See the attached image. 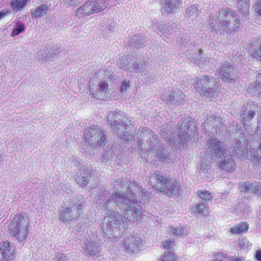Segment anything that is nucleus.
Here are the masks:
<instances>
[{"label":"nucleus","mask_w":261,"mask_h":261,"mask_svg":"<svg viewBox=\"0 0 261 261\" xmlns=\"http://www.w3.org/2000/svg\"><path fill=\"white\" fill-rule=\"evenodd\" d=\"M116 192L107 200L106 208L109 213L103 219L102 230L109 238L118 237L127 228L128 221L139 220L143 211L138 204L140 196H145L146 191L134 180L119 179L114 183Z\"/></svg>","instance_id":"1"},{"label":"nucleus","mask_w":261,"mask_h":261,"mask_svg":"<svg viewBox=\"0 0 261 261\" xmlns=\"http://www.w3.org/2000/svg\"><path fill=\"white\" fill-rule=\"evenodd\" d=\"M233 150L232 152L225 148L223 142L220 141L216 138H212L207 141L206 145V152L207 154L211 156V159L219 158L223 156L224 160L219 162V166L221 169L228 172H231L236 168V163L233 159L234 153L242 159H248L254 162H260L261 144L258 148L255 150L250 148L249 151L245 146H243L241 141L235 139L233 140Z\"/></svg>","instance_id":"2"},{"label":"nucleus","mask_w":261,"mask_h":261,"mask_svg":"<svg viewBox=\"0 0 261 261\" xmlns=\"http://www.w3.org/2000/svg\"><path fill=\"white\" fill-rule=\"evenodd\" d=\"M117 66L123 71H133L141 73L146 82L151 80L150 66L145 61L139 60L133 56L127 55L120 58L117 62Z\"/></svg>","instance_id":"3"},{"label":"nucleus","mask_w":261,"mask_h":261,"mask_svg":"<svg viewBox=\"0 0 261 261\" xmlns=\"http://www.w3.org/2000/svg\"><path fill=\"white\" fill-rule=\"evenodd\" d=\"M210 25L215 30H223L226 33L236 31L240 26V20L232 11L222 10L218 16V21L210 19Z\"/></svg>","instance_id":"4"},{"label":"nucleus","mask_w":261,"mask_h":261,"mask_svg":"<svg viewBox=\"0 0 261 261\" xmlns=\"http://www.w3.org/2000/svg\"><path fill=\"white\" fill-rule=\"evenodd\" d=\"M150 182L155 190L169 196L177 195L180 191V185L176 180L169 178L161 174L152 176Z\"/></svg>","instance_id":"5"},{"label":"nucleus","mask_w":261,"mask_h":261,"mask_svg":"<svg viewBox=\"0 0 261 261\" xmlns=\"http://www.w3.org/2000/svg\"><path fill=\"white\" fill-rule=\"evenodd\" d=\"M191 117H188L184 122L179 124L178 134L173 135L171 137L164 135L168 139L172 146L176 145L180 143L183 144L191 139V136L196 134L197 128L194 122L191 120Z\"/></svg>","instance_id":"6"},{"label":"nucleus","mask_w":261,"mask_h":261,"mask_svg":"<svg viewBox=\"0 0 261 261\" xmlns=\"http://www.w3.org/2000/svg\"><path fill=\"white\" fill-rule=\"evenodd\" d=\"M29 219L22 215H14L8 224L10 233L19 241L22 242L29 232Z\"/></svg>","instance_id":"7"},{"label":"nucleus","mask_w":261,"mask_h":261,"mask_svg":"<svg viewBox=\"0 0 261 261\" xmlns=\"http://www.w3.org/2000/svg\"><path fill=\"white\" fill-rule=\"evenodd\" d=\"M195 90L206 97H214L216 95L218 85L212 76H201L193 84Z\"/></svg>","instance_id":"8"},{"label":"nucleus","mask_w":261,"mask_h":261,"mask_svg":"<svg viewBox=\"0 0 261 261\" xmlns=\"http://www.w3.org/2000/svg\"><path fill=\"white\" fill-rule=\"evenodd\" d=\"M125 117L116 111L109 112L107 120L111 124L113 129L116 132L118 136L124 140L128 139V133L126 130L127 122H125Z\"/></svg>","instance_id":"9"},{"label":"nucleus","mask_w":261,"mask_h":261,"mask_svg":"<svg viewBox=\"0 0 261 261\" xmlns=\"http://www.w3.org/2000/svg\"><path fill=\"white\" fill-rule=\"evenodd\" d=\"M85 139L91 147L95 148L104 146L107 142L106 133L96 126L86 128Z\"/></svg>","instance_id":"10"},{"label":"nucleus","mask_w":261,"mask_h":261,"mask_svg":"<svg viewBox=\"0 0 261 261\" xmlns=\"http://www.w3.org/2000/svg\"><path fill=\"white\" fill-rule=\"evenodd\" d=\"M83 207V205L80 202L66 206L60 211V220L63 222H67L78 218L81 214Z\"/></svg>","instance_id":"11"},{"label":"nucleus","mask_w":261,"mask_h":261,"mask_svg":"<svg viewBox=\"0 0 261 261\" xmlns=\"http://www.w3.org/2000/svg\"><path fill=\"white\" fill-rule=\"evenodd\" d=\"M82 248L86 254L96 258L99 256L102 250L100 244L97 239L94 236L88 237Z\"/></svg>","instance_id":"12"},{"label":"nucleus","mask_w":261,"mask_h":261,"mask_svg":"<svg viewBox=\"0 0 261 261\" xmlns=\"http://www.w3.org/2000/svg\"><path fill=\"white\" fill-rule=\"evenodd\" d=\"M140 141H142V144H144L146 151L154 149L156 141V136L154 135L149 129L143 128L140 135H139Z\"/></svg>","instance_id":"13"},{"label":"nucleus","mask_w":261,"mask_h":261,"mask_svg":"<svg viewBox=\"0 0 261 261\" xmlns=\"http://www.w3.org/2000/svg\"><path fill=\"white\" fill-rule=\"evenodd\" d=\"M223 126L222 118L215 115L208 117L203 125V128L208 133L218 132Z\"/></svg>","instance_id":"14"},{"label":"nucleus","mask_w":261,"mask_h":261,"mask_svg":"<svg viewBox=\"0 0 261 261\" xmlns=\"http://www.w3.org/2000/svg\"><path fill=\"white\" fill-rule=\"evenodd\" d=\"M142 244V240L140 237L136 235L128 236L125 240L122 242L124 249L128 252H138V249Z\"/></svg>","instance_id":"15"},{"label":"nucleus","mask_w":261,"mask_h":261,"mask_svg":"<svg viewBox=\"0 0 261 261\" xmlns=\"http://www.w3.org/2000/svg\"><path fill=\"white\" fill-rule=\"evenodd\" d=\"M219 74L223 81L229 82L235 79L236 70L230 63L225 62L220 66Z\"/></svg>","instance_id":"16"},{"label":"nucleus","mask_w":261,"mask_h":261,"mask_svg":"<svg viewBox=\"0 0 261 261\" xmlns=\"http://www.w3.org/2000/svg\"><path fill=\"white\" fill-rule=\"evenodd\" d=\"M92 170L88 167L82 166L80 167L79 171L76 173L75 180L81 187L88 185V178L90 177Z\"/></svg>","instance_id":"17"},{"label":"nucleus","mask_w":261,"mask_h":261,"mask_svg":"<svg viewBox=\"0 0 261 261\" xmlns=\"http://www.w3.org/2000/svg\"><path fill=\"white\" fill-rule=\"evenodd\" d=\"M13 253L14 248L8 242L0 244V261H11Z\"/></svg>","instance_id":"18"},{"label":"nucleus","mask_w":261,"mask_h":261,"mask_svg":"<svg viewBox=\"0 0 261 261\" xmlns=\"http://www.w3.org/2000/svg\"><path fill=\"white\" fill-rule=\"evenodd\" d=\"M202 52V51L201 50H199L198 55L197 53L195 54L194 56L189 54L188 55V58L190 59L191 62L195 64H198L199 66L202 68H206L210 65L211 59L210 57L208 56H204L201 57L200 60H199V57L201 55Z\"/></svg>","instance_id":"19"},{"label":"nucleus","mask_w":261,"mask_h":261,"mask_svg":"<svg viewBox=\"0 0 261 261\" xmlns=\"http://www.w3.org/2000/svg\"><path fill=\"white\" fill-rule=\"evenodd\" d=\"M109 85L105 81L99 82L95 91L93 93V96L99 99H105L108 95Z\"/></svg>","instance_id":"20"},{"label":"nucleus","mask_w":261,"mask_h":261,"mask_svg":"<svg viewBox=\"0 0 261 261\" xmlns=\"http://www.w3.org/2000/svg\"><path fill=\"white\" fill-rule=\"evenodd\" d=\"M180 3L179 0H164L162 13L170 14L175 12L179 7Z\"/></svg>","instance_id":"21"},{"label":"nucleus","mask_w":261,"mask_h":261,"mask_svg":"<svg viewBox=\"0 0 261 261\" xmlns=\"http://www.w3.org/2000/svg\"><path fill=\"white\" fill-rule=\"evenodd\" d=\"M96 10L94 9L93 3L91 2H88L77 10V14L81 15V17H83L86 15H89L93 14Z\"/></svg>","instance_id":"22"},{"label":"nucleus","mask_w":261,"mask_h":261,"mask_svg":"<svg viewBox=\"0 0 261 261\" xmlns=\"http://www.w3.org/2000/svg\"><path fill=\"white\" fill-rule=\"evenodd\" d=\"M255 112L253 111H244L241 114V122L244 129L248 130L250 127V121L255 116Z\"/></svg>","instance_id":"23"},{"label":"nucleus","mask_w":261,"mask_h":261,"mask_svg":"<svg viewBox=\"0 0 261 261\" xmlns=\"http://www.w3.org/2000/svg\"><path fill=\"white\" fill-rule=\"evenodd\" d=\"M173 96L172 105H180L184 103L186 95L180 89L173 88Z\"/></svg>","instance_id":"24"},{"label":"nucleus","mask_w":261,"mask_h":261,"mask_svg":"<svg viewBox=\"0 0 261 261\" xmlns=\"http://www.w3.org/2000/svg\"><path fill=\"white\" fill-rule=\"evenodd\" d=\"M256 77L258 84L256 82L253 84L250 85L248 88V92L253 95L261 93V71L257 74Z\"/></svg>","instance_id":"25"},{"label":"nucleus","mask_w":261,"mask_h":261,"mask_svg":"<svg viewBox=\"0 0 261 261\" xmlns=\"http://www.w3.org/2000/svg\"><path fill=\"white\" fill-rule=\"evenodd\" d=\"M249 228L248 224L246 222H241L234 225L230 229V231L234 234L246 232Z\"/></svg>","instance_id":"26"},{"label":"nucleus","mask_w":261,"mask_h":261,"mask_svg":"<svg viewBox=\"0 0 261 261\" xmlns=\"http://www.w3.org/2000/svg\"><path fill=\"white\" fill-rule=\"evenodd\" d=\"M161 99L167 104L172 105L173 103V88L172 90H165L161 95Z\"/></svg>","instance_id":"27"},{"label":"nucleus","mask_w":261,"mask_h":261,"mask_svg":"<svg viewBox=\"0 0 261 261\" xmlns=\"http://www.w3.org/2000/svg\"><path fill=\"white\" fill-rule=\"evenodd\" d=\"M210 170V162L206 159H203L201 161L200 167L199 170L201 176H204Z\"/></svg>","instance_id":"28"},{"label":"nucleus","mask_w":261,"mask_h":261,"mask_svg":"<svg viewBox=\"0 0 261 261\" xmlns=\"http://www.w3.org/2000/svg\"><path fill=\"white\" fill-rule=\"evenodd\" d=\"M192 212L200 215H204L207 213V208L203 203H199L192 207Z\"/></svg>","instance_id":"29"},{"label":"nucleus","mask_w":261,"mask_h":261,"mask_svg":"<svg viewBox=\"0 0 261 261\" xmlns=\"http://www.w3.org/2000/svg\"><path fill=\"white\" fill-rule=\"evenodd\" d=\"M169 231L176 236L184 237L188 234L187 228L184 227L177 226L174 227L172 226L170 227Z\"/></svg>","instance_id":"30"},{"label":"nucleus","mask_w":261,"mask_h":261,"mask_svg":"<svg viewBox=\"0 0 261 261\" xmlns=\"http://www.w3.org/2000/svg\"><path fill=\"white\" fill-rule=\"evenodd\" d=\"M48 7L46 5L42 4L39 6L36 10L32 14V17L37 18L46 14Z\"/></svg>","instance_id":"31"},{"label":"nucleus","mask_w":261,"mask_h":261,"mask_svg":"<svg viewBox=\"0 0 261 261\" xmlns=\"http://www.w3.org/2000/svg\"><path fill=\"white\" fill-rule=\"evenodd\" d=\"M160 32H162V36L170 38L172 34L173 30L165 24H160L159 26Z\"/></svg>","instance_id":"32"},{"label":"nucleus","mask_w":261,"mask_h":261,"mask_svg":"<svg viewBox=\"0 0 261 261\" xmlns=\"http://www.w3.org/2000/svg\"><path fill=\"white\" fill-rule=\"evenodd\" d=\"M238 1V7L240 10L247 14L248 10L249 7V0H237Z\"/></svg>","instance_id":"33"},{"label":"nucleus","mask_w":261,"mask_h":261,"mask_svg":"<svg viewBox=\"0 0 261 261\" xmlns=\"http://www.w3.org/2000/svg\"><path fill=\"white\" fill-rule=\"evenodd\" d=\"M28 0H16L11 3V7L14 11H18L26 5Z\"/></svg>","instance_id":"34"},{"label":"nucleus","mask_w":261,"mask_h":261,"mask_svg":"<svg viewBox=\"0 0 261 261\" xmlns=\"http://www.w3.org/2000/svg\"><path fill=\"white\" fill-rule=\"evenodd\" d=\"M176 258L174 254L172 251H166L164 254L162 255L159 261H174Z\"/></svg>","instance_id":"35"},{"label":"nucleus","mask_w":261,"mask_h":261,"mask_svg":"<svg viewBox=\"0 0 261 261\" xmlns=\"http://www.w3.org/2000/svg\"><path fill=\"white\" fill-rule=\"evenodd\" d=\"M25 30V27L24 25L20 22H17L15 24V28L12 31L11 33V36H15L18 35L19 34L23 32Z\"/></svg>","instance_id":"36"},{"label":"nucleus","mask_w":261,"mask_h":261,"mask_svg":"<svg viewBox=\"0 0 261 261\" xmlns=\"http://www.w3.org/2000/svg\"><path fill=\"white\" fill-rule=\"evenodd\" d=\"M239 187L241 192H252L253 184L244 182L240 183Z\"/></svg>","instance_id":"37"},{"label":"nucleus","mask_w":261,"mask_h":261,"mask_svg":"<svg viewBox=\"0 0 261 261\" xmlns=\"http://www.w3.org/2000/svg\"><path fill=\"white\" fill-rule=\"evenodd\" d=\"M197 195L201 199L205 200H209L212 198L211 193L207 191H198Z\"/></svg>","instance_id":"38"},{"label":"nucleus","mask_w":261,"mask_h":261,"mask_svg":"<svg viewBox=\"0 0 261 261\" xmlns=\"http://www.w3.org/2000/svg\"><path fill=\"white\" fill-rule=\"evenodd\" d=\"M199 6L198 4L192 5L186 10V13L189 16H193L196 15L198 12L199 9Z\"/></svg>","instance_id":"39"},{"label":"nucleus","mask_w":261,"mask_h":261,"mask_svg":"<svg viewBox=\"0 0 261 261\" xmlns=\"http://www.w3.org/2000/svg\"><path fill=\"white\" fill-rule=\"evenodd\" d=\"M252 56L257 60L261 61V42L256 46Z\"/></svg>","instance_id":"40"},{"label":"nucleus","mask_w":261,"mask_h":261,"mask_svg":"<svg viewBox=\"0 0 261 261\" xmlns=\"http://www.w3.org/2000/svg\"><path fill=\"white\" fill-rule=\"evenodd\" d=\"M175 245V242L171 240H167L162 242V246L167 249L166 251H171L172 248Z\"/></svg>","instance_id":"41"},{"label":"nucleus","mask_w":261,"mask_h":261,"mask_svg":"<svg viewBox=\"0 0 261 261\" xmlns=\"http://www.w3.org/2000/svg\"><path fill=\"white\" fill-rule=\"evenodd\" d=\"M48 50H44L42 52H41L39 54V58L41 59L43 62H47L50 60L51 58H53V56H50L48 54Z\"/></svg>","instance_id":"42"},{"label":"nucleus","mask_w":261,"mask_h":261,"mask_svg":"<svg viewBox=\"0 0 261 261\" xmlns=\"http://www.w3.org/2000/svg\"><path fill=\"white\" fill-rule=\"evenodd\" d=\"M252 192L256 195L261 196V184L257 183L253 184Z\"/></svg>","instance_id":"43"},{"label":"nucleus","mask_w":261,"mask_h":261,"mask_svg":"<svg viewBox=\"0 0 261 261\" xmlns=\"http://www.w3.org/2000/svg\"><path fill=\"white\" fill-rule=\"evenodd\" d=\"M130 87V81L124 80L120 87V91L123 93L126 91V90Z\"/></svg>","instance_id":"44"},{"label":"nucleus","mask_w":261,"mask_h":261,"mask_svg":"<svg viewBox=\"0 0 261 261\" xmlns=\"http://www.w3.org/2000/svg\"><path fill=\"white\" fill-rule=\"evenodd\" d=\"M254 9L257 14L261 16V0L256 1Z\"/></svg>","instance_id":"45"},{"label":"nucleus","mask_w":261,"mask_h":261,"mask_svg":"<svg viewBox=\"0 0 261 261\" xmlns=\"http://www.w3.org/2000/svg\"><path fill=\"white\" fill-rule=\"evenodd\" d=\"M163 149V148H162L161 149H158L156 150V156L159 159H160L162 162H164L165 161V159Z\"/></svg>","instance_id":"46"},{"label":"nucleus","mask_w":261,"mask_h":261,"mask_svg":"<svg viewBox=\"0 0 261 261\" xmlns=\"http://www.w3.org/2000/svg\"><path fill=\"white\" fill-rule=\"evenodd\" d=\"M102 71L103 72L102 75H104V79H109L111 78V76H113V73L108 68L102 70Z\"/></svg>","instance_id":"47"},{"label":"nucleus","mask_w":261,"mask_h":261,"mask_svg":"<svg viewBox=\"0 0 261 261\" xmlns=\"http://www.w3.org/2000/svg\"><path fill=\"white\" fill-rule=\"evenodd\" d=\"M239 243L242 248H247L249 245V242L245 239L240 240Z\"/></svg>","instance_id":"48"},{"label":"nucleus","mask_w":261,"mask_h":261,"mask_svg":"<svg viewBox=\"0 0 261 261\" xmlns=\"http://www.w3.org/2000/svg\"><path fill=\"white\" fill-rule=\"evenodd\" d=\"M55 261H67V257L63 254H59L55 258Z\"/></svg>","instance_id":"49"},{"label":"nucleus","mask_w":261,"mask_h":261,"mask_svg":"<svg viewBox=\"0 0 261 261\" xmlns=\"http://www.w3.org/2000/svg\"><path fill=\"white\" fill-rule=\"evenodd\" d=\"M255 258L258 261H261V250H257L256 251Z\"/></svg>","instance_id":"50"},{"label":"nucleus","mask_w":261,"mask_h":261,"mask_svg":"<svg viewBox=\"0 0 261 261\" xmlns=\"http://www.w3.org/2000/svg\"><path fill=\"white\" fill-rule=\"evenodd\" d=\"M82 0H70V2L71 5H76L77 4H79Z\"/></svg>","instance_id":"51"},{"label":"nucleus","mask_w":261,"mask_h":261,"mask_svg":"<svg viewBox=\"0 0 261 261\" xmlns=\"http://www.w3.org/2000/svg\"><path fill=\"white\" fill-rule=\"evenodd\" d=\"M6 14V12L4 10L0 11V20L5 16Z\"/></svg>","instance_id":"52"},{"label":"nucleus","mask_w":261,"mask_h":261,"mask_svg":"<svg viewBox=\"0 0 261 261\" xmlns=\"http://www.w3.org/2000/svg\"><path fill=\"white\" fill-rule=\"evenodd\" d=\"M138 43H137V44H136V43L134 42V41H132L131 42V44L134 46H136V47H138L139 46H138Z\"/></svg>","instance_id":"53"},{"label":"nucleus","mask_w":261,"mask_h":261,"mask_svg":"<svg viewBox=\"0 0 261 261\" xmlns=\"http://www.w3.org/2000/svg\"><path fill=\"white\" fill-rule=\"evenodd\" d=\"M137 38H138V36H134V38L133 39V40H135L137 39Z\"/></svg>","instance_id":"54"},{"label":"nucleus","mask_w":261,"mask_h":261,"mask_svg":"<svg viewBox=\"0 0 261 261\" xmlns=\"http://www.w3.org/2000/svg\"><path fill=\"white\" fill-rule=\"evenodd\" d=\"M234 261H241L240 258L235 259Z\"/></svg>","instance_id":"55"}]
</instances>
